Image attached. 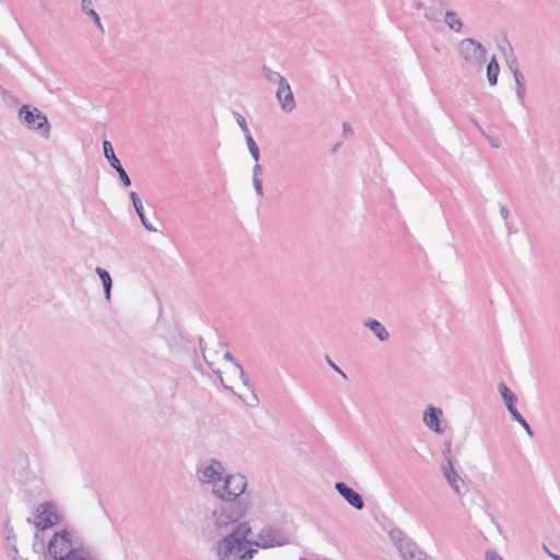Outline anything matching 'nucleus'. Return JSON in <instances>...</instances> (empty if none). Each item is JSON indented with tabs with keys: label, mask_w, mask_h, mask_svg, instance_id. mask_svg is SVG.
<instances>
[{
	"label": "nucleus",
	"mask_w": 560,
	"mask_h": 560,
	"mask_svg": "<svg viewBox=\"0 0 560 560\" xmlns=\"http://www.w3.org/2000/svg\"><path fill=\"white\" fill-rule=\"evenodd\" d=\"M442 16V8H428L424 12V18L431 22H439L441 21Z\"/></svg>",
	"instance_id": "c756f323"
},
{
	"label": "nucleus",
	"mask_w": 560,
	"mask_h": 560,
	"mask_svg": "<svg viewBox=\"0 0 560 560\" xmlns=\"http://www.w3.org/2000/svg\"><path fill=\"white\" fill-rule=\"evenodd\" d=\"M71 536L70 532L63 529L50 538L47 549L54 560H101L95 547L73 541Z\"/></svg>",
	"instance_id": "f03ea898"
},
{
	"label": "nucleus",
	"mask_w": 560,
	"mask_h": 560,
	"mask_svg": "<svg viewBox=\"0 0 560 560\" xmlns=\"http://www.w3.org/2000/svg\"><path fill=\"white\" fill-rule=\"evenodd\" d=\"M34 550L38 553H40V551H44V544L42 542L39 545V549L37 548V544H34ZM18 548L15 546V544H13L11 546V552L9 553V556L11 557L12 560H26V559H23L21 557L18 556ZM38 560H45V556H42V555H38Z\"/></svg>",
	"instance_id": "c85d7f7f"
},
{
	"label": "nucleus",
	"mask_w": 560,
	"mask_h": 560,
	"mask_svg": "<svg viewBox=\"0 0 560 560\" xmlns=\"http://www.w3.org/2000/svg\"><path fill=\"white\" fill-rule=\"evenodd\" d=\"M81 11L93 21L94 25L102 34L105 33V28L103 26L101 18L93 8L92 0H81Z\"/></svg>",
	"instance_id": "dca6fc26"
},
{
	"label": "nucleus",
	"mask_w": 560,
	"mask_h": 560,
	"mask_svg": "<svg viewBox=\"0 0 560 560\" xmlns=\"http://www.w3.org/2000/svg\"><path fill=\"white\" fill-rule=\"evenodd\" d=\"M262 74L267 81H269L270 83L277 84V85L279 83L284 82V80H285L279 72L273 71L266 66H264V68H262Z\"/></svg>",
	"instance_id": "bb28decb"
},
{
	"label": "nucleus",
	"mask_w": 560,
	"mask_h": 560,
	"mask_svg": "<svg viewBox=\"0 0 560 560\" xmlns=\"http://www.w3.org/2000/svg\"><path fill=\"white\" fill-rule=\"evenodd\" d=\"M19 118L30 130L36 131L45 139L49 138L50 125L38 107H20Z\"/></svg>",
	"instance_id": "39448f33"
},
{
	"label": "nucleus",
	"mask_w": 560,
	"mask_h": 560,
	"mask_svg": "<svg viewBox=\"0 0 560 560\" xmlns=\"http://www.w3.org/2000/svg\"><path fill=\"white\" fill-rule=\"evenodd\" d=\"M103 153L109 165L117 172L121 184L125 187H129L131 185L130 177L127 172L124 170L119 159L116 156L114 148L108 140L103 141Z\"/></svg>",
	"instance_id": "1a4fd4ad"
},
{
	"label": "nucleus",
	"mask_w": 560,
	"mask_h": 560,
	"mask_svg": "<svg viewBox=\"0 0 560 560\" xmlns=\"http://www.w3.org/2000/svg\"><path fill=\"white\" fill-rule=\"evenodd\" d=\"M283 109H288V112H290L292 109V107L283 106Z\"/></svg>",
	"instance_id": "3c124183"
},
{
	"label": "nucleus",
	"mask_w": 560,
	"mask_h": 560,
	"mask_svg": "<svg viewBox=\"0 0 560 560\" xmlns=\"http://www.w3.org/2000/svg\"><path fill=\"white\" fill-rule=\"evenodd\" d=\"M247 478L240 472L223 474L211 488L212 495L220 500L213 509L203 513L199 522L202 538L211 541L230 529L249 512V501L245 495Z\"/></svg>",
	"instance_id": "f257e3e1"
},
{
	"label": "nucleus",
	"mask_w": 560,
	"mask_h": 560,
	"mask_svg": "<svg viewBox=\"0 0 560 560\" xmlns=\"http://www.w3.org/2000/svg\"><path fill=\"white\" fill-rule=\"evenodd\" d=\"M218 347L222 351L221 355L223 357L224 360H226L229 362V364L234 362L233 357H232L231 352L226 350V345L224 342L218 340Z\"/></svg>",
	"instance_id": "72a5a7b5"
},
{
	"label": "nucleus",
	"mask_w": 560,
	"mask_h": 560,
	"mask_svg": "<svg viewBox=\"0 0 560 560\" xmlns=\"http://www.w3.org/2000/svg\"><path fill=\"white\" fill-rule=\"evenodd\" d=\"M238 560H252L254 556L257 553L256 549H246L240 552Z\"/></svg>",
	"instance_id": "4c0bfd02"
},
{
	"label": "nucleus",
	"mask_w": 560,
	"mask_h": 560,
	"mask_svg": "<svg viewBox=\"0 0 560 560\" xmlns=\"http://www.w3.org/2000/svg\"><path fill=\"white\" fill-rule=\"evenodd\" d=\"M498 48L502 52V55L505 57V54L510 51V49H513L512 44L509 42L506 37H504L501 43L498 44Z\"/></svg>",
	"instance_id": "c9c22d12"
},
{
	"label": "nucleus",
	"mask_w": 560,
	"mask_h": 560,
	"mask_svg": "<svg viewBox=\"0 0 560 560\" xmlns=\"http://www.w3.org/2000/svg\"><path fill=\"white\" fill-rule=\"evenodd\" d=\"M498 389L504 400L506 409L510 410L515 407L517 397L510 390V388L504 383H500L498 385Z\"/></svg>",
	"instance_id": "4be33fe9"
},
{
	"label": "nucleus",
	"mask_w": 560,
	"mask_h": 560,
	"mask_svg": "<svg viewBox=\"0 0 560 560\" xmlns=\"http://www.w3.org/2000/svg\"><path fill=\"white\" fill-rule=\"evenodd\" d=\"M443 416L442 409L429 406L423 412V422L424 424L435 433H442L443 429L441 428V418Z\"/></svg>",
	"instance_id": "ddd939ff"
},
{
	"label": "nucleus",
	"mask_w": 560,
	"mask_h": 560,
	"mask_svg": "<svg viewBox=\"0 0 560 560\" xmlns=\"http://www.w3.org/2000/svg\"><path fill=\"white\" fill-rule=\"evenodd\" d=\"M261 174H262V168L259 165V163L256 162L254 167H253V178H260Z\"/></svg>",
	"instance_id": "37998d69"
},
{
	"label": "nucleus",
	"mask_w": 560,
	"mask_h": 560,
	"mask_svg": "<svg viewBox=\"0 0 560 560\" xmlns=\"http://www.w3.org/2000/svg\"><path fill=\"white\" fill-rule=\"evenodd\" d=\"M505 228H506L508 233H509L510 235H511V234H513V233H516V232H517L516 226H515L512 222H510V221H506V222H505Z\"/></svg>",
	"instance_id": "a18cd8bd"
},
{
	"label": "nucleus",
	"mask_w": 560,
	"mask_h": 560,
	"mask_svg": "<svg viewBox=\"0 0 560 560\" xmlns=\"http://www.w3.org/2000/svg\"><path fill=\"white\" fill-rule=\"evenodd\" d=\"M400 555L405 560H428L427 555L413 541L405 545Z\"/></svg>",
	"instance_id": "a211bd4d"
},
{
	"label": "nucleus",
	"mask_w": 560,
	"mask_h": 560,
	"mask_svg": "<svg viewBox=\"0 0 560 560\" xmlns=\"http://www.w3.org/2000/svg\"><path fill=\"white\" fill-rule=\"evenodd\" d=\"M389 538L393 544L397 547L399 552L404 549L405 545H409L411 540L400 529H392L389 532Z\"/></svg>",
	"instance_id": "5701e85b"
},
{
	"label": "nucleus",
	"mask_w": 560,
	"mask_h": 560,
	"mask_svg": "<svg viewBox=\"0 0 560 560\" xmlns=\"http://www.w3.org/2000/svg\"><path fill=\"white\" fill-rule=\"evenodd\" d=\"M500 215L506 222L509 221L510 210L505 206L500 207Z\"/></svg>",
	"instance_id": "c03bdc74"
},
{
	"label": "nucleus",
	"mask_w": 560,
	"mask_h": 560,
	"mask_svg": "<svg viewBox=\"0 0 560 560\" xmlns=\"http://www.w3.org/2000/svg\"><path fill=\"white\" fill-rule=\"evenodd\" d=\"M512 419L514 421H516L517 423L522 424L524 421H526L523 416L518 412V410L516 409V407H513L512 409L509 410Z\"/></svg>",
	"instance_id": "58836bf2"
},
{
	"label": "nucleus",
	"mask_w": 560,
	"mask_h": 560,
	"mask_svg": "<svg viewBox=\"0 0 560 560\" xmlns=\"http://www.w3.org/2000/svg\"><path fill=\"white\" fill-rule=\"evenodd\" d=\"M544 549L546 550L548 556L551 557L553 560H560V556L552 553L547 547H544Z\"/></svg>",
	"instance_id": "09e8293b"
},
{
	"label": "nucleus",
	"mask_w": 560,
	"mask_h": 560,
	"mask_svg": "<svg viewBox=\"0 0 560 560\" xmlns=\"http://www.w3.org/2000/svg\"><path fill=\"white\" fill-rule=\"evenodd\" d=\"M342 129H343V135L346 138H351L353 136V130H352V127L350 126V124L343 122Z\"/></svg>",
	"instance_id": "79ce46f5"
},
{
	"label": "nucleus",
	"mask_w": 560,
	"mask_h": 560,
	"mask_svg": "<svg viewBox=\"0 0 560 560\" xmlns=\"http://www.w3.org/2000/svg\"><path fill=\"white\" fill-rule=\"evenodd\" d=\"M0 93L2 94V101L5 104H18V100L15 98V96L13 94H11L10 92L3 90L1 86H0Z\"/></svg>",
	"instance_id": "f704fd0d"
},
{
	"label": "nucleus",
	"mask_w": 560,
	"mask_h": 560,
	"mask_svg": "<svg viewBox=\"0 0 560 560\" xmlns=\"http://www.w3.org/2000/svg\"><path fill=\"white\" fill-rule=\"evenodd\" d=\"M245 139L252 158L254 159L255 162H258L260 158L258 145L256 144L250 133L246 135Z\"/></svg>",
	"instance_id": "cd10ccee"
},
{
	"label": "nucleus",
	"mask_w": 560,
	"mask_h": 560,
	"mask_svg": "<svg viewBox=\"0 0 560 560\" xmlns=\"http://www.w3.org/2000/svg\"><path fill=\"white\" fill-rule=\"evenodd\" d=\"M514 81H515L516 100L520 104H524L525 93H526L525 78H524V75L516 74V77L514 78Z\"/></svg>",
	"instance_id": "a878e982"
},
{
	"label": "nucleus",
	"mask_w": 560,
	"mask_h": 560,
	"mask_svg": "<svg viewBox=\"0 0 560 560\" xmlns=\"http://www.w3.org/2000/svg\"><path fill=\"white\" fill-rule=\"evenodd\" d=\"M524 430L526 431V433L529 435V436H533L534 435V432L530 428V425L527 423V421H524L522 424H521Z\"/></svg>",
	"instance_id": "49530a36"
},
{
	"label": "nucleus",
	"mask_w": 560,
	"mask_h": 560,
	"mask_svg": "<svg viewBox=\"0 0 560 560\" xmlns=\"http://www.w3.org/2000/svg\"><path fill=\"white\" fill-rule=\"evenodd\" d=\"M505 62L510 71L513 73L514 78L516 77V74L523 75V73L520 70L518 60L516 55L514 54V49H510V51L505 54Z\"/></svg>",
	"instance_id": "393cba45"
},
{
	"label": "nucleus",
	"mask_w": 560,
	"mask_h": 560,
	"mask_svg": "<svg viewBox=\"0 0 560 560\" xmlns=\"http://www.w3.org/2000/svg\"><path fill=\"white\" fill-rule=\"evenodd\" d=\"M95 272L102 281L105 299L110 301L113 281L109 272L102 267H96Z\"/></svg>",
	"instance_id": "aec40b11"
},
{
	"label": "nucleus",
	"mask_w": 560,
	"mask_h": 560,
	"mask_svg": "<svg viewBox=\"0 0 560 560\" xmlns=\"http://www.w3.org/2000/svg\"><path fill=\"white\" fill-rule=\"evenodd\" d=\"M444 478L450 487L458 494L464 495L468 492V486L465 480L457 474L454 468L453 462L447 457L446 464L441 467Z\"/></svg>",
	"instance_id": "6e6552de"
},
{
	"label": "nucleus",
	"mask_w": 560,
	"mask_h": 560,
	"mask_svg": "<svg viewBox=\"0 0 560 560\" xmlns=\"http://www.w3.org/2000/svg\"><path fill=\"white\" fill-rule=\"evenodd\" d=\"M233 116L235 117V120H236L237 125L240 126V128L243 130L244 136L250 133L244 116H242L237 112H233Z\"/></svg>",
	"instance_id": "2f4dec72"
},
{
	"label": "nucleus",
	"mask_w": 560,
	"mask_h": 560,
	"mask_svg": "<svg viewBox=\"0 0 560 560\" xmlns=\"http://www.w3.org/2000/svg\"><path fill=\"white\" fill-rule=\"evenodd\" d=\"M36 518L38 520L36 526H42V528L50 527L56 524L59 520V515L55 504L50 502L39 504L36 510Z\"/></svg>",
	"instance_id": "9b49d317"
},
{
	"label": "nucleus",
	"mask_w": 560,
	"mask_h": 560,
	"mask_svg": "<svg viewBox=\"0 0 560 560\" xmlns=\"http://www.w3.org/2000/svg\"><path fill=\"white\" fill-rule=\"evenodd\" d=\"M444 21L445 23L447 24V26L454 31V32H460L462 27H463V23L462 21L458 19L457 16V13L454 12V11H446L445 12V18H444Z\"/></svg>",
	"instance_id": "b1692460"
},
{
	"label": "nucleus",
	"mask_w": 560,
	"mask_h": 560,
	"mask_svg": "<svg viewBox=\"0 0 560 560\" xmlns=\"http://www.w3.org/2000/svg\"><path fill=\"white\" fill-rule=\"evenodd\" d=\"M276 96L279 101L280 105H292L294 102V96L291 91V88L287 80L284 82L278 84V89L276 91Z\"/></svg>",
	"instance_id": "f3484780"
},
{
	"label": "nucleus",
	"mask_w": 560,
	"mask_h": 560,
	"mask_svg": "<svg viewBox=\"0 0 560 560\" xmlns=\"http://www.w3.org/2000/svg\"><path fill=\"white\" fill-rule=\"evenodd\" d=\"M335 489L355 510H362L364 508V501L361 494L347 483L338 481L335 483Z\"/></svg>",
	"instance_id": "f8f14e48"
},
{
	"label": "nucleus",
	"mask_w": 560,
	"mask_h": 560,
	"mask_svg": "<svg viewBox=\"0 0 560 560\" xmlns=\"http://www.w3.org/2000/svg\"><path fill=\"white\" fill-rule=\"evenodd\" d=\"M224 472L223 464L219 459L211 458L197 467L196 477L201 483H209L212 488Z\"/></svg>",
	"instance_id": "0eeeda50"
},
{
	"label": "nucleus",
	"mask_w": 560,
	"mask_h": 560,
	"mask_svg": "<svg viewBox=\"0 0 560 560\" xmlns=\"http://www.w3.org/2000/svg\"><path fill=\"white\" fill-rule=\"evenodd\" d=\"M199 346H200V350L202 352V355H203V359L206 360V362L209 364V366L212 369V371L215 374L221 375V370L214 368L215 358L222 354V351L218 347V343L215 345L214 349L207 348L205 346V343H203V339L200 337L199 338Z\"/></svg>",
	"instance_id": "4468645a"
},
{
	"label": "nucleus",
	"mask_w": 560,
	"mask_h": 560,
	"mask_svg": "<svg viewBox=\"0 0 560 560\" xmlns=\"http://www.w3.org/2000/svg\"><path fill=\"white\" fill-rule=\"evenodd\" d=\"M432 4L434 8H442L445 5V1L444 0H431Z\"/></svg>",
	"instance_id": "de8ad7c7"
},
{
	"label": "nucleus",
	"mask_w": 560,
	"mask_h": 560,
	"mask_svg": "<svg viewBox=\"0 0 560 560\" xmlns=\"http://www.w3.org/2000/svg\"><path fill=\"white\" fill-rule=\"evenodd\" d=\"M225 377L221 375L220 380L225 388L232 389V383L240 380L245 386H249V380L246 377L245 372L238 362L228 364L224 370Z\"/></svg>",
	"instance_id": "9d476101"
},
{
	"label": "nucleus",
	"mask_w": 560,
	"mask_h": 560,
	"mask_svg": "<svg viewBox=\"0 0 560 560\" xmlns=\"http://www.w3.org/2000/svg\"><path fill=\"white\" fill-rule=\"evenodd\" d=\"M129 198L132 201L135 211H136L137 215L139 217L144 229L149 232H156L158 230L149 222V220L147 219V217L144 214L142 201H141L140 197L138 196V194L135 191H131L129 194Z\"/></svg>",
	"instance_id": "2eb2a0df"
},
{
	"label": "nucleus",
	"mask_w": 560,
	"mask_h": 560,
	"mask_svg": "<svg viewBox=\"0 0 560 560\" xmlns=\"http://www.w3.org/2000/svg\"><path fill=\"white\" fill-rule=\"evenodd\" d=\"M485 560H503V558L494 550H487Z\"/></svg>",
	"instance_id": "a19ab883"
},
{
	"label": "nucleus",
	"mask_w": 560,
	"mask_h": 560,
	"mask_svg": "<svg viewBox=\"0 0 560 560\" xmlns=\"http://www.w3.org/2000/svg\"><path fill=\"white\" fill-rule=\"evenodd\" d=\"M364 326L370 328L371 331L375 335V337L380 340V341H386L388 340L389 338V332L386 330V328L384 327V325L376 320V319H368L365 323H364Z\"/></svg>",
	"instance_id": "6ab92c4d"
},
{
	"label": "nucleus",
	"mask_w": 560,
	"mask_h": 560,
	"mask_svg": "<svg viewBox=\"0 0 560 560\" xmlns=\"http://www.w3.org/2000/svg\"><path fill=\"white\" fill-rule=\"evenodd\" d=\"M339 144H336L332 149V151L335 152L337 149H338Z\"/></svg>",
	"instance_id": "603ef678"
},
{
	"label": "nucleus",
	"mask_w": 560,
	"mask_h": 560,
	"mask_svg": "<svg viewBox=\"0 0 560 560\" xmlns=\"http://www.w3.org/2000/svg\"><path fill=\"white\" fill-rule=\"evenodd\" d=\"M478 130L480 133L489 141L492 148H500L501 147V139L499 137H492L488 133H486L477 124H476Z\"/></svg>",
	"instance_id": "7c9ffc66"
},
{
	"label": "nucleus",
	"mask_w": 560,
	"mask_h": 560,
	"mask_svg": "<svg viewBox=\"0 0 560 560\" xmlns=\"http://www.w3.org/2000/svg\"><path fill=\"white\" fill-rule=\"evenodd\" d=\"M459 52L470 66L481 67L486 62L487 50L478 40L467 37L459 42Z\"/></svg>",
	"instance_id": "423d86ee"
},
{
	"label": "nucleus",
	"mask_w": 560,
	"mask_h": 560,
	"mask_svg": "<svg viewBox=\"0 0 560 560\" xmlns=\"http://www.w3.org/2000/svg\"><path fill=\"white\" fill-rule=\"evenodd\" d=\"M415 8L416 10H422L424 9V3L420 0L415 1Z\"/></svg>",
	"instance_id": "8fccbe9b"
},
{
	"label": "nucleus",
	"mask_w": 560,
	"mask_h": 560,
	"mask_svg": "<svg viewBox=\"0 0 560 560\" xmlns=\"http://www.w3.org/2000/svg\"><path fill=\"white\" fill-rule=\"evenodd\" d=\"M325 360L331 369H334L337 373H339L343 378H347L346 373L343 371H341L337 364H335V362L330 359L329 355H326Z\"/></svg>",
	"instance_id": "ea45409f"
},
{
	"label": "nucleus",
	"mask_w": 560,
	"mask_h": 560,
	"mask_svg": "<svg viewBox=\"0 0 560 560\" xmlns=\"http://www.w3.org/2000/svg\"><path fill=\"white\" fill-rule=\"evenodd\" d=\"M230 528L231 530L224 532L225 535L215 542L214 550L219 560H233L234 555L253 545V540L248 539L252 529L247 522H237Z\"/></svg>",
	"instance_id": "7ed1b4c3"
},
{
	"label": "nucleus",
	"mask_w": 560,
	"mask_h": 560,
	"mask_svg": "<svg viewBox=\"0 0 560 560\" xmlns=\"http://www.w3.org/2000/svg\"><path fill=\"white\" fill-rule=\"evenodd\" d=\"M500 72V66L495 58L492 56L490 61L487 65V79L490 85H495L498 83V77Z\"/></svg>",
	"instance_id": "412c9836"
},
{
	"label": "nucleus",
	"mask_w": 560,
	"mask_h": 560,
	"mask_svg": "<svg viewBox=\"0 0 560 560\" xmlns=\"http://www.w3.org/2000/svg\"><path fill=\"white\" fill-rule=\"evenodd\" d=\"M4 530L7 533V541H8V546H9V553L11 552V546L14 544V540H15V534L13 532V528L9 525V523L7 522L5 525H4Z\"/></svg>",
	"instance_id": "473e14b6"
},
{
	"label": "nucleus",
	"mask_w": 560,
	"mask_h": 560,
	"mask_svg": "<svg viewBox=\"0 0 560 560\" xmlns=\"http://www.w3.org/2000/svg\"><path fill=\"white\" fill-rule=\"evenodd\" d=\"M291 540V534L288 530L268 524L261 527L253 545L261 549H269L289 545Z\"/></svg>",
	"instance_id": "20e7f679"
},
{
	"label": "nucleus",
	"mask_w": 560,
	"mask_h": 560,
	"mask_svg": "<svg viewBox=\"0 0 560 560\" xmlns=\"http://www.w3.org/2000/svg\"><path fill=\"white\" fill-rule=\"evenodd\" d=\"M253 186L259 199L264 197L262 180L261 178H253Z\"/></svg>",
	"instance_id": "e433bc0d"
}]
</instances>
